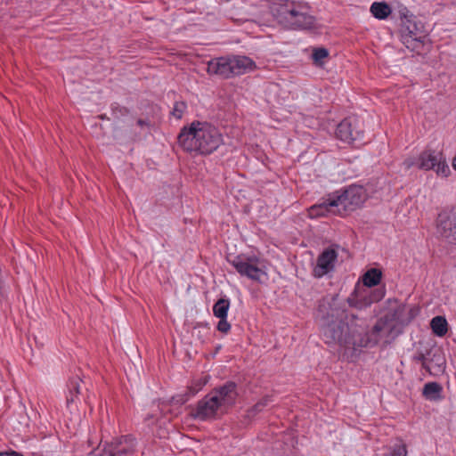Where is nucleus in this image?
Returning a JSON list of instances; mask_svg holds the SVG:
<instances>
[{
  "label": "nucleus",
  "instance_id": "nucleus-15",
  "mask_svg": "<svg viewBox=\"0 0 456 456\" xmlns=\"http://www.w3.org/2000/svg\"><path fill=\"white\" fill-rule=\"evenodd\" d=\"M231 55L217 57L208 62L207 71L210 75H216L223 78L232 77Z\"/></svg>",
  "mask_w": 456,
  "mask_h": 456
},
{
  "label": "nucleus",
  "instance_id": "nucleus-27",
  "mask_svg": "<svg viewBox=\"0 0 456 456\" xmlns=\"http://www.w3.org/2000/svg\"><path fill=\"white\" fill-rule=\"evenodd\" d=\"M216 329L222 333H227L231 330V325L227 322V318L219 319Z\"/></svg>",
  "mask_w": 456,
  "mask_h": 456
},
{
  "label": "nucleus",
  "instance_id": "nucleus-6",
  "mask_svg": "<svg viewBox=\"0 0 456 456\" xmlns=\"http://www.w3.org/2000/svg\"><path fill=\"white\" fill-rule=\"evenodd\" d=\"M228 262L242 277L258 283H264L268 279L265 262L256 256L238 255L229 258Z\"/></svg>",
  "mask_w": 456,
  "mask_h": 456
},
{
  "label": "nucleus",
  "instance_id": "nucleus-31",
  "mask_svg": "<svg viewBox=\"0 0 456 456\" xmlns=\"http://www.w3.org/2000/svg\"><path fill=\"white\" fill-rule=\"evenodd\" d=\"M137 124L140 126H142L143 125L146 124V122L142 119H138L137 120Z\"/></svg>",
  "mask_w": 456,
  "mask_h": 456
},
{
  "label": "nucleus",
  "instance_id": "nucleus-24",
  "mask_svg": "<svg viewBox=\"0 0 456 456\" xmlns=\"http://www.w3.org/2000/svg\"><path fill=\"white\" fill-rule=\"evenodd\" d=\"M385 456H407L406 446L403 443H396Z\"/></svg>",
  "mask_w": 456,
  "mask_h": 456
},
{
  "label": "nucleus",
  "instance_id": "nucleus-20",
  "mask_svg": "<svg viewBox=\"0 0 456 456\" xmlns=\"http://www.w3.org/2000/svg\"><path fill=\"white\" fill-rule=\"evenodd\" d=\"M382 278V273L380 270L377 268H370L363 275H362V283L363 286H365V289H370V288L377 286Z\"/></svg>",
  "mask_w": 456,
  "mask_h": 456
},
{
  "label": "nucleus",
  "instance_id": "nucleus-25",
  "mask_svg": "<svg viewBox=\"0 0 456 456\" xmlns=\"http://www.w3.org/2000/svg\"><path fill=\"white\" fill-rule=\"evenodd\" d=\"M187 109V105L183 102H175L174 103L173 110L171 111V115L176 119H181L184 111Z\"/></svg>",
  "mask_w": 456,
  "mask_h": 456
},
{
  "label": "nucleus",
  "instance_id": "nucleus-22",
  "mask_svg": "<svg viewBox=\"0 0 456 456\" xmlns=\"http://www.w3.org/2000/svg\"><path fill=\"white\" fill-rule=\"evenodd\" d=\"M231 301L228 297L219 298L213 305V314L218 319L227 318Z\"/></svg>",
  "mask_w": 456,
  "mask_h": 456
},
{
  "label": "nucleus",
  "instance_id": "nucleus-10",
  "mask_svg": "<svg viewBox=\"0 0 456 456\" xmlns=\"http://www.w3.org/2000/svg\"><path fill=\"white\" fill-rule=\"evenodd\" d=\"M362 134L361 121L355 117L346 118L337 126L336 136L344 142L351 143L360 140Z\"/></svg>",
  "mask_w": 456,
  "mask_h": 456
},
{
  "label": "nucleus",
  "instance_id": "nucleus-29",
  "mask_svg": "<svg viewBox=\"0 0 456 456\" xmlns=\"http://www.w3.org/2000/svg\"><path fill=\"white\" fill-rule=\"evenodd\" d=\"M72 388L71 389H74V391L77 393V394H79L80 391H79V386L77 384H72Z\"/></svg>",
  "mask_w": 456,
  "mask_h": 456
},
{
  "label": "nucleus",
  "instance_id": "nucleus-23",
  "mask_svg": "<svg viewBox=\"0 0 456 456\" xmlns=\"http://www.w3.org/2000/svg\"><path fill=\"white\" fill-rule=\"evenodd\" d=\"M270 396H265L257 402L251 409L248 410V416H254L256 413L263 411V409L267 406L271 402Z\"/></svg>",
  "mask_w": 456,
  "mask_h": 456
},
{
  "label": "nucleus",
  "instance_id": "nucleus-2",
  "mask_svg": "<svg viewBox=\"0 0 456 456\" xmlns=\"http://www.w3.org/2000/svg\"><path fill=\"white\" fill-rule=\"evenodd\" d=\"M178 143L188 152L209 155L224 143V137L216 126L206 121H193L181 129Z\"/></svg>",
  "mask_w": 456,
  "mask_h": 456
},
{
  "label": "nucleus",
  "instance_id": "nucleus-32",
  "mask_svg": "<svg viewBox=\"0 0 456 456\" xmlns=\"http://www.w3.org/2000/svg\"><path fill=\"white\" fill-rule=\"evenodd\" d=\"M91 445H93V442H91V440L87 438V447Z\"/></svg>",
  "mask_w": 456,
  "mask_h": 456
},
{
  "label": "nucleus",
  "instance_id": "nucleus-26",
  "mask_svg": "<svg viewBox=\"0 0 456 456\" xmlns=\"http://www.w3.org/2000/svg\"><path fill=\"white\" fill-rule=\"evenodd\" d=\"M328 55H329L328 50L321 47V48L314 49L312 56H313L314 61L315 62L319 63V62H322V61L323 59L328 57Z\"/></svg>",
  "mask_w": 456,
  "mask_h": 456
},
{
  "label": "nucleus",
  "instance_id": "nucleus-30",
  "mask_svg": "<svg viewBox=\"0 0 456 456\" xmlns=\"http://www.w3.org/2000/svg\"><path fill=\"white\" fill-rule=\"evenodd\" d=\"M452 166L454 170H456V156L452 159Z\"/></svg>",
  "mask_w": 456,
  "mask_h": 456
},
{
  "label": "nucleus",
  "instance_id": "nucleus-11",
  "mask_svg": "<svg viewBox=\"0 0 456 456\" xmlns=\"http://www.w3.org/2000/svg\"><path fill=\"white\" fill-rule=\"evenodd\" d=\"M210 393L213 396H216L217 403L224 411L233 406L239 396L238 386L234 381H227L212 389Z\"/></svg>",
  "mask_w": 456,
  "mask_h": 456
},
{
  "label": "nucleus",
  "instance_id": "nucleus-1",
  "mask_svg": "<svg viewBox=\"0 0 456 456\" xmlns=\"http://www.w3.org/2000/svg\"><path fill=\"white\" fill-rule=\"evenodd\" d=\"M346 325L342 322H333L322 330L326 343H338L345 352L352 350L355 354L362 347H372L380 341L389 342L393 330L392 322L379 319L370 331H366V322L354 314L346 316Z\"/></svg>",
  "mask_w": 456,
  "mask_h": 456
},
{
  "label": "nucleus",
  "instance_id": "nucleus-13",
  "mask_svg": "<svg viewBox=\"0 0 456 456\" xmlns=\"http://www.w3.org/2000/svg\"><path fill=\"white\" fill-rule=\"evenodd\" d=\"M437 233L456 244V212H441L436 220Z\"/></svg>",
  "mask_w": 456,
  "mask_h": 456
},
{
  "label": "nucleus",
  "instance_id": "nucleus-12",
  "mask_svg": "<svg viewBox=\"0 0 456 456\" xmlns=\"http://www.w3.org/2000/svg\"><path fill=\"white\" fill-rule=\"evenodd\" d=\"M223 411H224L217 403L216 396L209 392L198 402L193 415L197 419L207 420L216 418L218 412Z\"/></svg>",
  "mask_w": 456,
  "mask_h": 456
},
{
  "label": "nucleus",
  "instance_id": "nucleus-18",
  "mask_svg": "<svg viewBox=\"0 0 456 456\" xmlns=\"http://www.w3.org/2000/svg\"><path fill=\"white\" fill-rule=\"evenodd\" d=\"M443 387L436 382H428L424 385L422 395L423 396L431 402H437L442 399Z\"/></svg>",
  "mask_w": 456,
  "mask_h": 456
},
{
  "label": "nucleus",
  "instance_id": "nucleus-8",
  "mask_svg": "<svg viewBox=\"0 0 456 456\" xmlns=\"http://www.w3.org/2000/svg\"><path fill=\"white\" fill-rule=\"evenodd\" d=\"M338 208L345 210H354L362 205L367 198L365 189L361 185H351L333 192Z\"/></svg>",
  "mask_w": 456,
  "mask_h": 456
},
{
  "label": "nucleus",
  "instance_id": "nucleus-7",
  "mask_svg": "<svg viewBox=\"0 0 456 456\" xmlns=\"http://www.w3.org/2000/svg\"><path fill=\"white\" fill-rule=\"evenodd\" d=\"M136 440L131 436H122L111 444H102L94 449L87 456H134Z\"/></svg>",
  "mask_w": 456,
  "mask_h": 456
},
{
  "label": "nucleus",
  "instance_id": "nucleus-9",
  "mask_svg": "<svg viewBox=\"0 0 456 456\" xmlns=\"http://www.w3.org/2000/svg\"><path fill=\"white\" fill-rule=\"evenodd\" d=\"M384 295L385 290L382 289L370 290L362 287H355L354 292L347 298V302L352 307L364 309L372 303L381 300Z\"/></svg>",
  "mask_w": 456,
  "mask_h": 456
},
{
  "label": "nucleus",
  "instance_id": "nucleus-5",
  "mask_svg": "<svg viewBox=\"0 0 456 456\" xmlns=\"http://www.w3.org/2000/svg\"><path fill=\"white\" fill-rule=\"evenodd\" d=\"M398 16L402 21V43L411 51L418 50L426 38L422 24L417 22V18L403 5L399 6Z\"/></svg>",
  "mask_w": 456,
  "mask_h": 456
},
{
  "label": "nucleus",
  "instance_id": "nucleus-28",
  "mask_svg": "<svg viewBox=\"0 0 456 456\" xmlns=\"http://www.w3.org/2000/svg\"><path fill=\"white\" fill-rule=\"evenodd\" d=\"M0 456H23V455L17 452L11 451V452H0Z\"/></svg>",
  "mask_w": 456,
  "mask_h": 456
},
{
  "label": "nucleus",
  "instance_id": "nucleus-4",
  "mask_svg": "<svg viewBox=\"0 0 456 456\" xmlns=\"http://www.w3.org/2000/svg\"><path fill=\"white\" fill-rule=\"evenodd\" d=\"M406 169L417 167L418 169L436 172L437 176L447 178L451 175V168L447 163L443 151L437 148L427 147L417 157H409L404 159Z\"/></svg>",
  "mask_w": 456,
  "mask_h": 456
},
{
  "label": "nucleus",
  "instance_id": "nucleus-19",
  "mask_svg": "<svg viewBox=\"0 0 456 456\" xmlns=\"http://www.w3.org/2000/svg\"><path fill=\"white\" fill-rule=\"evenodd\" d=\"M370 12L374 18L382 20L392 13V8L386 2H373Z\"/></svg>",
  "mask_w": 456,
  "mask_h": 456
},
{
  "label": "nucleus",
  "instance_id": "nucleus-17",
  "mask_svg": "<svg viewBox=\"0 0 456 456\" xmlns=\"http://www.w3.org/2000/svg\"><path fill=\"white\" fill-rule=\"evenodd\" d=\"M333 208H338L334 193L329 194L328 198L321 203L313 205L308 208V216L312 219L325 216L333 212Z\"/></svg>",
  "mask_w": 456,
  "mask_h": 456
},
{
  "label": "nucleus",
  "instance_id": "nucleus-14",
  "mask_svg": "<svg viewBox=\"0 0 456 456\" xmlns=\"http://www.w3.org/2000/svg\"><path fill=\"white\" fill-rule=\"evenodd\" d=\"M338 258V253L333 248L324 249L317 258L316 265L314 268V276L322 278L332 272Z\"/></svg>",
  "mask_w": 456,
  "mask_h": 456
},
{
  "label": "nucleus",
  "instance_id": "nucleus-21",
  "mask_svg": "<svg viewBox=\"0 0 456 456\" xmlns=\"http://www.w3.org/2000/svg\"><path fill=\"white\" fill-rule=\"evenodd\" d=\"M432 332L437 337H444L448 331V322L444 316H436L430 322Z\"/></svg>",
  "mask_w": 456,
  "mask_h": 456
},
{
  "label": "nucleus",
  "instance_id": "nucleus-3",
  "mask_svg": "<svg viewBox=\"0 0 456 456\" xmlns=\"http://www.w3.org/2000/svg\"><path fill=\"white\" fill-rule=\"evenodd\" d=\"M270 12L283 28L292 30L312 29L315 17L305 0H268Z\"/></svg>",
  "mask_w": 456,
  "mask_h": 456
},
{
  "label": "nucleus",
  "instance_id": "nucleus-16",
  "mask_svg": "<svg viewBox=\"0 0 456 456\" xmlns=\"http://www.w3.org/2000/svg\"><path fill=\"white\" fill-rule=\"evenodd\" d=\"M232 77L240 76L256 69V62L245 55H231Z\"/></svg>",
  "mask_w": 456,
  "mask_h": 456
}]
</instances>
